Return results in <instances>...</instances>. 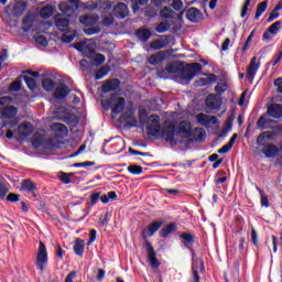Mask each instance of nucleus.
<instances>
[{"instance_id": "obj_41", "label": "nucleus", "mask_w": 282, "mask_h": 282, "mask_svg": "<svg viewBox=\"0 0 282 282\" xmlns=\"http://www.w3.org/2000/svg\"><path fill=\"white\" fill-rule=\"evenodd\" d=\"M254 34H257V30H252L250 34L248 35L243 46H242V52H248L250 50V43H252V39H254Z\"/></svg>"}, {"instance_id": "obj_29", "label": "nucleus", "mask_w": 282, "mask_h": 282, "mask_svg": "<svg viewBox=\"0 0 282 282\" xmlns=\"http://www.w3.org/2000/svg\"><path fill=\"white\" fill-rule=\"evenodd\" d=\"M8 193H10V185L6 182V178L0 176V199H6Z\"/></svg>"}, {"instance_id": "obj_20", "label": "nucleus", "mask_w": 282, "mask_h": 282, "mask_svg": "<svg viewBox=\"0 0 282 282\" xmlns=\"http://www.w3.org/2000/svg\"><path fill=\"white\" fill-rule=\"evenodd\" d=\"M124 121H126V127H128V129L138 127V118L133 117L132 115H129V112L121 115L120 122H124Z\"/></svg>"}, {"instance_id": "obj_24", "label": "nucleus", "mask_w": 282, "mask_h": 282, "mask_svg": "<svg viewBox=\"0 0 282 282\" xmlns=\"http://www.w3.org/2000/svg\"><path fill=\"white\" fill-rule=\"evenodd\" d=\"M175 230H177V225L175 223H171L166 227H163L160 230L159 235H160V237H162V239H166V237H169V235H171V232H175Z\"/></svg>"}, {"instance_id": "obj_42", "label": "nucleus", "mask_w": 282, "mask_h": 282, "mask_svg": "<svg viewBox=\"0 0 282 282\" xmlns=\"http://www.w3.org/2000/svg\"><path fill=\"white\" fill-rule=\"evenodd\" d=\"M89 43H91V40H84L82 42H78L74 45L75 50L78 52H85L87 47H89Z\"/></svg>"}, {"instance_id": "obj_38", "label": "nucleus", "mask_w": 282, "mask_h": 282, "mask_svg": "<svg viewBox=\"0 0 282 282\" xmlns=\"http://www.w3.org/2000/svg\"><path fill=\"white\" fill-rule=\"evenodd\" d=\"M42 87L45 89V91H52V89L56 87V83L53 82L52 78H45L42 82Z\"/></svg>"}, {"instance_id": "obj_21", "label": "nucleus", "mask_w": 282, "mask_h": 282, "mask_svg": "<svg viewBox=\"0 0 282 282\" xmlns=\"http://www.w3.org/2000/svg\"><path fill=\"white\" fill-rule=\"evenodd\" d=\"M166 58V53L159 52L156 54H153L149 57L150 65H160V63L164 62Z\"/></svg>"}, {"instance_id": "obj_4", "label": "nucleus", "mask_w": 282, "mask_h": 282, "mask_svg": "<svg viewBox=\"0 0 282 282\" xmlns=\"http://www.w3.org/2000/svg\"><path fill=\"white\" fill-rule=\"evenodd\" d=\"M47 247H45V243L40 242L35 260V268L40 270V272H43L45 270V265H47Z\"/></svg>"}, {"instance_id": "obj_10", "label": "nucleus", "mask_w": 282, "mask_h": 282, "mask_svg": "<svg viewBox=\"0 0 282 282\" xmlns=\"http://www.w3.org/2000/svg\"><path fill=\"white\" fill-rule=\"evenodd\" d=\"M112 105L113 107L111 118H116L118 113H122V111H124V106L127 105V101L124 100V97H119L112 99Z\"/></svg>"}, {"instance_id": "obj_5", "label": "nucleus", "mask_w": 282, "mask_h": 282, "mask_svg": "<svg viewBox=\"0 0 282 282\" xmlns=\"http://www.w3.org/2000/svg\"><path fill=\"white\" fill-rule=\"evenodd\" d=\"M162 226H164V220H158L152 223L142 230L141 237L143 239H149V237H153L158 232V230L162 228Z\"/></svg>"}, {"instance_id": "obj_55", "label": "nucleus", "mask_w": 282, "mask_h": 282, "mask_svg": "<svg viewBox=\"0 0 282 282\" xmlns=\"http://www.w3.org/2000/svg\"><path fill=\"white\" fill-rule=\"evenodd\" d=\"M226 89H228V85H226L225 83H220L215 87V91L216 94H219V96H221V94H224Z\"/></svg>"}, {"instance_id": "obj_15", "label": "nucleus", "mask_w": 282, "mask_h": 282, "mask_svg": "<svg viewBox=\"0 0 282 282\" xmlns=\"http://www.w3.org/2000/svg\"><path fill=\"white\" fill-rule=\"evenodd\" d=\"M18 133L21 138H29V135H32L34 133V127L32 123H21L18 127Z\"/></svg>"}, {"instance_id": "obj_60", "label": "nucleus", "mask_w": 282, "mask_h": 282, "mask_svg": "<svg viewBox=\"0 0 282 282\" xmlns=\"http://www.w3.org/2000/svg\"><path fill=\"white\" fill-rule=\"evenodd\" d=\"M106 57L102 54H97L95 57V65H102L105 63Z\"/></svg>"}, {"instance_id": "obj_51", "label": "nucleus", "mask_w": 282, "mask_h": 282, "mask_svg": "<svg viewBox=\"0 0 282 282\" xmlns=\"http://www.w3.org/2000/svg\"><path fill=\"white\" fill-rule=\"evenodd\" d=\"M59 180L63 184H72V175L65 172L61 173Z\"/></svg>"}, {"instance_id": "obj_16", "label": "nucleus", "mask_w": 282, "mask_h": 282, "mask_svg": "<svg viewBox=\"0 0 282 282\" xmlns=\"http://www.w3.org/2000/svg\"><path fill=\"white\" fill-rule=\"evenodd\" d=\"M267 113L271 118H282V106L280 104H271L268 107Z\"/></svg>"}, {"instance_id": "obj_3", "label": "nucleus", "mask_w": 282, "mask_h": 282, "mask_svg": "<svg viewBox=\"0 0 282 282\" xmlns=\"http://www.w3.org/2000/svg\"><path fill=\"white\" fill-rule=\"evenodd\" d=\"M267 138H269L268 132L260 133L257 139L258 147H263L262 153L265 155V158H276V155H279V148L273 143L265 145Z\"/></svg>"}, {"instance_id": "obj_40", "label": "nucleus", "mask_w": 282, "mask_h": 282, "mask_svg": "<svg viewBox=\"0 0 282 282\" xmlns=\"http://www.w3.org/2000/svg\"><path fill=\"white\" fill-rule=\"evenodd\" d=\"M100 25H94V26H87L84 29V32L87 34V36H94V34H100Z\"/></svg>"}, {"instance_id": "obj_52", "label": "nucleus", "mask_w": 282, "mask_h": 282, "mask_svg": "<svg viewBox=\"0 0 282 282\" xmlns=\"http://www.w3.org/2000/svg\"><path fill=\"white\" fill-rule=\"evenodd\" d=\"M100 200V192L93 193L90 195V206H96Z\"/></svg>"}, {"instance_id": "obj_43", "label": "nucleus", "mask_w": 282, "mask_h": 282, "mask_svg": "<svg viewBox=\"0 0 282 282\" xmlns=\"http://www.w3.org/2000/svg\"><path fill=\"white\" fill-rule=\"evenodd\" d=\"M196 120H197L198 124H202V127H208V124H209L208 116L205 113H198L196 116Z\"/></svg>"}, {"instance_id": "obj_12", "label": "nucleus", "mask_w": 282, "mask_h": 282, "mask_svg": "<svg viewBox=\"0 0 282 282\" xmlns=\"http://www.w3.org/2000/svg\"><path fill=\"white\" fill-rule=\"evenodd\" d=\"M118 87H120V80L119 79H109L106 80L105 84L101 87V91L104 94H109V91H116V89H118Z\"/></svg>"}, {"instance_id": "obj_25", "label": "nucleus", "mask_w": 282, "mask_h": 282, "mask_svg": "<svg viewBox=\"0 0 282 282\" xmlns=\"http://www.w3.org/2000/svg\"><path fill=\"white\" fill-rule=\"evenodd\" d=\"M55 25L61 32H67L69 28V19L67 18H56Z\"/></svg>"}, {"instance_id": "obj_2", "label": "nucleus", "mask_w": 282, "mask_h": 282, "mask_svg": "<svg viewBox=\"0 0 282 282\" xmlns=\"http://www.w3.org/2000/svg\"><path fill=\"white\" fill-rule=\"evenodd\" d=\"M165 72H167V74H175L176 83H180L181 85H188V83H191L195 76L202 72V64L193 63L187 67L180 64H170L165 67Z\"/></svg>"}, {"instance_id": "obj_54", "label": "nucleus", "mask_w": 282, "mask_h": 282, "mask_svg": "<svg viewBox=\"0 0 282 282\" xmlns=\"http://www.w3.org/2000/svg\"><path fill=\"white\" fill-rule=\"evenodd\" d=\"M95 162L91 161H86V162H80V163H74L73 166L75 169H82V167H87V166H95Z\"/></svg>"}, {"instance_id": "obj_58", "label": "nucleus", "mask_w": 282, "mask_h": 282, "mask_svg": "<svg viewBox=\"0 0 282 282\" xmlns=\"http://www.w3.org/2000/svg\"><path fill=\"white\" fill-rule=\"evenodd\" d=\"M252 0H246L245 1V6H243L241 14H240L241 19L246 18V15L248 14V8H250V2Z\"/></svg>"}, {"instance_id": "obj_9", "label": "nucleus", "mask_w": 282, "mask_h": 282, "mask_svg": "<svg viewBox=\"0 0 282 282\" xmlns=\"http://www.w3.org/2000/svg\"><path fill=\"white\" fill-rule=\"evenodd\" d=\"M98 21H100V17L98 14H86L79 17V22L85 28H91L94 25H98Z\"/></svg>"}, {"instance_id": "obj_23", "label": "nucleus", "mask_w": 282, "mask_h": 282, "mask_svg": "<svg viewBox=\"0 0 282 282\" xmlns=\"http://www.w3.org/2000/svg\"><path fill=\"white\" fill-rule=\"evenodd\" d=\"M180 238L183 239V245L187 250H191V243H195V235L191 232H183L180 235Z\"/></svg>"}, {"instance_id": "obj_8", "label": "nucleus", "mask_w": 282, "mask_h": 282, "mask_svg": "<svg viewBox=\"0 0 282 282\" xmlns=\"http://www.w3.org/2000/svg\"><path fill=\"white\" fill-rule=\"evenodd\" d=\"M171 44V35H163L161 39L153 40L150 43L151 50H164Z\"/></svg>"}, {"instance_id": "obj_11", "label": "nucleus", "mask_w": 282, "mask_h": 282, "mask_svg": "<svg viewBox=\"0 0 282 282\" xmlns=\"http://www.w3.org/2000/svg\"><path fill=\"white\" fill-rule=\"evenodd\" d=\"M113 17L117 19H127L129 17V7L123 2H119L113 8Z\"/></svg>"}, {"instance_id": "obj_32", "label": "nucleus", "mask_w": 282, "mask_h": 282, "mask_svg": "<svg viewBox=\"0 0 282 282\" xmlns=\"http://www.w3.org/2000/svg\"><path fill=\"white\" fill-rule=\"evenodd\" d=\"M21 191H26V193H34L36 191V185L31 180H24L22 182Z\"/></svg>"}, {"instance_id": "obj_36", "label": "nucleus", "mask_w": 282, "mask_h": 282, "mask_svg": "<svg viewBox=\"0 0 282 282\" xmlns=\"http://www.w3.org/2000/svg\"><path fill=\"white\" fill-rule=\"evenodd\" d=\"M173 17H175V11L171 10L167 7H164L161 11H160V18L161 19H173Z\"/></svg>"}, {"instance_id": "obj_47", "label": "nucleus", "mask_w": 282, "mask_h": 282, "mask_svg": "<svg viewBox=\"0 0 282 282\" xmlns=\"http://www.w3.org/2000/svg\"><path fill=\"white\" fill-rule=\"evenodd\" d=\"M35 43H37L42 47H47V45H50V43L47 42V37H45L44 35L36 36Z\"/></svg>"}, {"instance_id": "obj_49", "label": "nucleus", "mask_w": 282, "mask_h": 282, "mask_svg": "<svg viewBox=\"0 0 282 282\" xmlns=\"http://www.w3.org/2000/svg\"><path fill=\"white\" fill-rule=\"evenodd\" d=\"M213 83V79L206 77V78H200L198 79L195 85L196 87H206V85H210Z\"/></svg>"}, {"instance_id": "obj_26", "label": "nucleus", "mask_w": 282, "mask_h": 282, "mask_svg": "<svg viewBox=\"0 0 282 282\" xmlns=\"http://www.w3.org/2000/svg\"><path fill=\"white\" fill-rule=\"evenodd\" d=\"M70 8L78 9V0H66V2L59 3V10L62 12H69Z\"/></svg>"}, {"instance_id": "obj_1", "label": "nucleus", "mask_w": 282, "mask_h": 282, "mask_svg": "<svg viewBox=\"0 0 282 282\" xmlns=\"http://www.w3.org/2000/svg\"><path fill=\"white\" fill-rule=\"evenodd\" d=\"M147 131L149 135L163 138L171 147H175L177 142H182L177 141V135L182 139H188L193 135V126L189 121H181L177 126L174 122H169L162 128L160 116L151 115L147 121Z\"/></svg>"}, {"instance_id": "obj_14", "label": "nucleus", "mask_w": 282, "mask_h": 282, "mask_svg": "<svg viewBox=\"0 0 282 282\" xmlns=\"http://www.w3.org/2000/svg\"><path fill=\"white\" fill-rule=\"evenodd\" d=\"M274 122V120H272L270 118V115L264 113L260 117V119L257 122V127L258 129H271L272 128V123Z\"/></svg>"}, {"instance_id": "obj_31", "label": "nucleus", "mask_w": 282, "mask_h": 282, "mask_svg": "<svg viewBox=\"0 0 282 282\" xmlns=\"http://www.w3.org/2000/svg\"><path fill=\"white\" fill-rule=\"evenodd\" d=\"M137 36H138L139 41L147 42L151 39L152 33H151V30H149V29H139L137 31Z\"/></svg>"}, {"instance_id": "obj_6", "label": "nucleus", "mask_w": 282, "mask_h": 282, "mask_svg": "<svg viewBox=\"0 0 282 282\" xmlns=\"http://www.w3.org/2000/svg\"><path fill=\"white\" fill-rule=\"evenodd\" d=\"M145 250L148 252V261L152 265V268H160V261H158V253H155V249H153V245L149 240L144 241Z\"/></svg>"}, {"instance_id": "obj_57", "label": "nucleus", "mask_w": 282, "mask_h": 282, "mask_svg": "<svg viewBox=\"0 0 282 282\" xmlns=\"http://www.w3.org/2000/svg\"><path fill=\"white\" fill-rule=\"evenodd\" d=\"M281 58H282V50L279 51L274 56H273V59L271 62V65L273 67H275V65H279V63H281Z\"/></svg>"}, {"instance_id": "obj_44", "label": "nucleus", "mask_w": 282, "mask_h": 282, "mask_svg": "<svg viewBox=\"0 0 282 282\" xmlns=\"http://www.w3.org/2000/svg\"><path fill=\"white\" fill-rule=\"evenodd\" d=\"M270 34L276 35L279 34V30H281V21H276L269 26Z\"/></svg>"}, {"instance_id": "obj_61", "label": "nucleus", "mask_w": 282, "mask_h": 282, "mask_svg": "<svg viewBox=\"0 0 282 282\" xmlns=\"http://www.w3.org/2000/svg\"><path fill=\"white\" fill-rule=\"evenodd\" d=\"M76 274H78V271H72L66 275L65 282H74V279H76Z\"/></svg>"}, {"instance_id": "obj_17", "label": "nucleus", "mask_w": 282, "mask_h": 282, "mask_svg": "<svg viewBox=\"0 0 282 282\" xmlns=\"http://www.w3.org/2000/svg\"><path fill=\"white\" fill-rule=\"evenodd\" d=\"M51 129H52V131L55 132V135L57 138H65L68 133L67 126H65L63 123H58V122L53 123L51 126Z\"/></svg>"}, {"instance_id": "obj_53", "label": "nucleus", "mask_w": 282, "mask_h": 282, "mask_svg": "<svg viewBox=\"0 0 282 282\" xmlns=\"http://www.w3.org/2000/svg\"><path fill=\"white\" fill-rule=\"evenodd\" d=\"M144 15L149 17L150 19H153V17H158V9L154 8H147L144 10Z\"/></svg>"}, {"instance_id": "obj_13", "label": "nucleus", "mask_w": 282, "mask_h": 282, "mask_svg": "<svg viewBox=\"0 0 282 282\" xmlns=\"http://www.w3.org/2000/svg\"><path fill=\"white\" fill-rule=\"evenodd\" d=\"M19 112V110L17 109V107L14 106H7L0 109V118H4V119H12L14 118V116H17V113Z\"/></svg>"}, {"instance_id": "obj_18", "label": "nucleus", "mask_w": 282, "mask_h": 282, "mask_svg": "<svg viewBox=\"0 0 282 282\" xmlns=\"http://www.w3.org/2000/svg\"><path fill=\"white\" fill-rule=\"evenodd\" d=\"M186 19L192 23H199L202 21V12L198 9L191 8L186 12Z\"/></svg>"}, {"instance_id": "obj_59", "label": "nucleus", "mask_w": 282, "mask_h": 282, "mask_svg": "<svg viewBox=\"0 0 282 282\" xmlns=\"http://www.w3.org/2000/svg\"><path fill=\"white\" fill-rule=\"evenodd\" d=\"M111 105H113L112 100H101V106L106 111H109L111 109Z\"/></svg>"}, {"instance_id": "obj_7", "label": "nucleus", "mask_w": 282, "mask_h": 282, "mask_svg": "<svg viewBox=\"0 0 282 282\" xmlns=\"http://www.w3.org/2000/svg\"><path fill=\"white\" fill-rule=\"evenodd\" d=\"M259 67H261V63H257V58L252 57L249 63V66L247 67V78L249 83L254 82V77L257 76V72H259Z\"/></svg>"}, {"instance_id": "obj_56", "label": "nucleus", "mask_w": 282, "mask_h": 282, "mask_svg": "<svg viewBox=\"0 0 282 282\" xmlns=\"http://www.w3.org/2000/svg\"><path fill=\"white\" fill-rule=\"evenodd\" d=\"M171 6L174 10H176V12H180V10L184 8V2H182V0H173Z\"/></svg>"}, {"instance_id": "obj_28", "label": "nucleus", "mask_w": 282, "mask_h": 282, "mask_svg": "<svg viewBox=\"0 0 282 282\" xmlns=\"http://www.w3.org/2000/svg\"><path fill=\"white\" fill-rule=\"evenodd\" d=\"M73 250H74L75 254H77V257H83V254H85V240L77 239L75 241Z\"/></svg>"}, {"instance_id": "obj_50", "label": "nucleus", "mask_w": 282, "mask_h": 282, "mask_svg": "<svg viewBox=\"0 0 282 282\" xmlns=\"http://www.w3.org/2000/svg\"><path fill=\"white\" fill-rule=\"evenodd\" d=\"M24 80H25L26 86L29 87V89H31V90L36 89V80H34V78H32V77H24Z\"/></svg>"}, {"instance_id": "obj_48", "label": "nucleus", "mask_w": 282, "mask_h": 282, "mask_svg": "<svg viewBox=\"0 0 282 282\" xmlns=\"http://www.w3.org/2000/svg\"><path fill=\"white\" fill-rule=\"evenodd\" d=\"M76 39V33H65L62 35L63 43H72Z\"/></svg>"}, {"instance_id": "obj_45", "label": "nucleus", "mask_w": 282, "mask_h": 282, "mask_svg": "<svg viewBox=\"0 0 282 282\" xmlns=\"http://www.w3.org/2000/svg\"><path fill=\"white\" fill-rule=\"evenodd\" d=\"M113 14H109V15H104L101 23L102 25H105L106 28H109V25H113Z\"/></svg>"}, {"instance_id": "obj_62", "label": "nucleus", "mask_w": 282, "mask_h": 282, "mask_svg": "<svg viewBox=\"0 0 282 282\" xmlns=\"http://www.w3.org/2000/svg\"><path fill=\"white\" fill-rule=\"evenodd\" d=\"M274 87H276L279 94H282V78H276L274 80Z\"/></svg>"}, {"instance_id": "obj_46", "label": "nucleus", "mask_w": 282, "mask_h": 282, "mask_svg": "<svg viewBox=\"0 0 282 282\" xmlns=\"http://www.w3.org/2000/svg\"><path fill=\"white\" fill-rule=\"evenodd\" d=\"M128 171L131 173V175H141L142 166H140V165H130V166H128Z\"/></svg>"}, {"instance_id": "obj_30", "label": "nucleus", "mask_w": 282, "mask_h": 282, "mask_svg": "<svg viewBox=\"0 0 282 282\" xmlns=\"http://www.w3.org/2000/svg\"><path fill=\"white\" fill-rule=\"evenodd\" d=\"M53 14H54V7H52L51 4H46L40 10V17L42 19H50Z\"/></svg>"}, {"instance_id": "obj_33", "label": "nucleus", "mask_w": 282, "mask_h": 282, "mask_svg": "<svg viewBox=\"0 0 282 282\" xmlns=\"http://www.w3.org/2000/svg\"><path fill=\"white\" fill-rule=\"evenodd\" d=\"M26 4L24 2L18 1L13 6V12L15 17H21L25 12Z\"/></svg>"}, {"instance_id": "obj_27", "label": "nucleus", "mask_w": 282, "mask_h": 282, "mask_svg": "<svg viewBox=\"0 0 282 282\" xmlns=\"http://www.w3.org/2000/svg\"><path fill=\"white\" fill-rule=\"evenodd\" d=\"M32 25H34V17L30 14L25 15L22 20L23 32H30V30H32Z\"/></svg>"}, {"instance_id": "obj_19", "label": "nucleus", "mask_w": 282, "mask_h": 282, "mask_svg": "<svg viewBox=\"0 0 282 282\" xmlns=\"http://www.w3.org/2000/svg\"><path fill=\"white\" fill-rule=\"evenodd\" d=\"M67 94H69V87H67V85H65V84H59L55 88L54 97L57 100H63L64 98L67 97Z\"/></svg>"}, {"instance_id": "obj_22", "label": "nucleus", "mask_w": 282, "mask_h": 282, "mask_svg": "<svg viewBox=\"0 0 282 282\" xmlns=\"http://www.w3.org/2000/svg\"><path fill=\"white\" fill-rule=\"evenodd\" d=\"M237 138H238L237 133L232 134V137L230 138L229 142L227 144L223 145L218 150V153H220L221 155L228 153L232 149V147H235V142H237Z\"/></svg>"}, {"instance_id": "obj_39", "label": "nucleus", "mask_w": 282, "mask_h": 282, "mask_svg": "<svg viewBox=\"0 0 282 282\" xmlns=\"http://www.w3.org/2000/svg\"><path fill=\"white\" fill-rule=\"evenodd\" d=\"M170 29L171 24L166 21L160 22L155 28L159 34H164V32H169Z\"/></svg>"}, {"instance_id": "obj_34", "label": "nucleus", "mask_w": 282, "mask_h": 282, "mask_svg": "<svg viewBox=\"0 0 282 282\" xmlns=\"http://www.w3.org/2000/svg\"><path fill=\"white\" fill-rule=\"evenodd\" d=\"M265 10H268V0L258 3L254 19L259 20L261 18V14H263V12H265Z\"/></svg>"}, {"instance_id": "obj_63", "label": "nucleus", "mask_w": 282, "mask_h": 282, "mask_svg": "<svg viewBox=\"0 0 282 282\" xmlns=\"http://www.w3.org/2000/svg\"><path fill=\"white\" fill-rule=\"evenodd\" d=\"M96 236H97L96 229H91L90 230V238L88 240V246H91V243H94V241H96Z\"/></svg>"}, {"instance_id": "obj_37", "label": "nucleus", "mask_w": 282, "mask_h": 282, "mask_svg": "<svg viewBox=\"0 0 282 282\" xmlns=\"http://www.w3.org/2000/svg\"><path fill=\"white\" fill-rule=\"evenodd\" d=\"M109 72H111V67H109V66H104V67H101V68L95 74V79H96V80H101V78H105V76H107V74H109Z\"/></svg>"}, {"instance_id": "obj_64", "label": "nucleus", "mask_w": 282, "mask_h": 282, "mask_svg": "<svg viewBox=\"0 0 282 282\" xmlns=\"http://www.w3.org/2000/svg\"><path fill=\"white\" fill-rule=\"evenodd\" d=\"M7 202H19V195L14 193H10L7 196Z\"/></svg>"}, {"instance_id": "obj_35", "label": "nucleus", "mask_w": 282, "mask_h": 282, "mask_svg": "<svg viewBox=\"0 0 282 282\" xmlns=\"http://www.w3.org/2000/svg\"><path fill=\"white\" fill-rule=\"evenodd\" d=\"M194 135L196 142H204V140H206V130L203 128H195Z\"/></svg>"}]
</instances>
